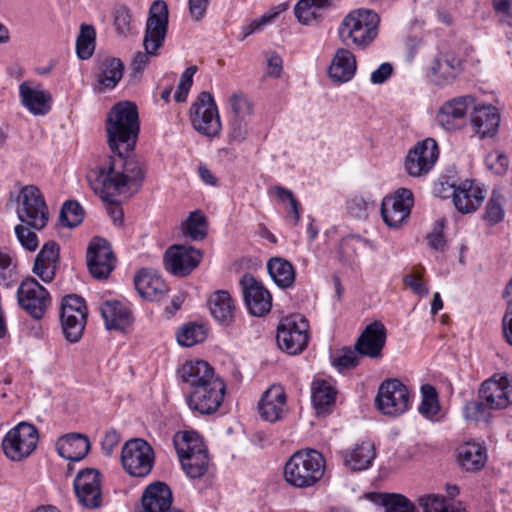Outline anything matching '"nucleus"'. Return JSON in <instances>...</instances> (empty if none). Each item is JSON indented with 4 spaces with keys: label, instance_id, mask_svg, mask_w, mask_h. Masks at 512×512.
<instances>
[{
    "label": "nucleus",
    "instance_id": "a19ab883",
    "mask_svg": "<svg viewBox=\"0 0 512 512\" xmlns=\"http://www.w3.org/2000/svg\"><path fill=\"white\" fill-rule=\"evenodd\" d=\"M334 0H299L294 8L297 20L309 25L320 17L319 10L332 5Z\"/></svg>",
    "mask_w": 512,
    "mask_h": 512
},
{
    "label": "nucleus",
    "instance_id": "cd10ccee",
    "mask_svg": "<svg viewBox=\"0 0 512 512\" xmlns=\"http://www.w3.org/2000/svg\"><path fill=\"white\" fill-rule=\"evenodd\" d=\"M451 188L454 206L462 214L477 210L485 198L483 189L471 180H465L459 185L453 184Z\"/></svg>",
    "mask_w": 512,
    "mask_h": 512
},
{
    "label": "nucleus",
    "instance_id": "f704fd0d",
    "mask_svg": "<svg viewBox=\"0 0 512 512\" xmlns=\"http://www.w3.org/2000/svg\"><path fill=\"white\" fill-rule=\"evenodd\" d=\"M100 311L108 330L124 331L133 321L131 311L119 301H106Z\"/></svg>",
    "mask_w": 512,
    "mask_h": 512
},
{
    "label": "nucleus",
    "instance_id": "c85d7f7f",
    "mask_svg": "<svg viewBox=\"0 0 512 512\" xmlns=\"http://www.w3.org/2000/svg\"><path fill=\"white\" fill-rule=\"evenodd\" d=\"M59 263V245L54 241H49L43 245L37 254L33 273L42 281L49 283L53 281Z\"/></svg>",
    "mask_w": 512,
    "mask_h": 512
},
{
    "label": "nucleus",
    "instance_id": "f3484780",
    "mask_svg": "<svg viewBox=\"0 0 512 512\" xmlns=\"http://www.w3.org/2000/svg\"><path fill=\"white\" fill-rule=\"evenodd\" d=\"M179 377L186 386L187 393L198 388L224 383L215 374L213 367L203 360L185 362L179 370Z\"/></svg>",
    "mask_w": 512,
    "mask_h": 512
},
{
    "label": "nucleus",
    "instance_id": "b1692460",
    "mask_svg": "<svg viewBox=\"0 0 512 512\" xmlns=\"http://www.w3.org/2000/svg\"><path fill=\"white\" fill-rule=\"evenodd\" d=\"M173 496L169 486L161 481L149 484L141 496V512H168L172 507Z\"/></svg>",
    "mask_w": 512,
    "mask_h": 512
},
{
    "label": "nucleus",
    "instance_id": "a211bd4d",
    "mask_svg": "<svg viewBox=\"0 0 512 512\" xmlns=\"http://www.w3.org/2000/svg\"><path fill=\"white\" fill-rule=\"evenodd\" d=\"M202 253L191 247L174 245L164 255V265L174 276L184 277L190 274L200 263Z\"/></svg>",
    "mask_w": 512,
    "mask_h": 512
},
{
    "label": "nucleus",
    "instance_id": "473e14b6",
    "mask_svg": "<svg viewBox=\"0 0 512 512\" xmlns=\"http://www.w3.org/2000/svg\"><path fill=\"white\" fill-rule=\"evenodd\" d=\"M90 449L88 438L79 433H71L61 436L56 442L58 454L69 461L82 460Z\"/></svg>",
    "mask_w": 512,
    "mask_h": 512
},
{
    "label": "nucleus",
    "instance_id": "bf43d9fd",
    "mask_svg": "<svg viewBox=\"0 0 512 512\" xmlns=\"http://www.w3.org/2000/svg\"><path fill=\"white\" fill-rule=\"evenodd\" d=\"M358 352L354 348H343L341 354L333 360V365L339 370L355 368L359 364Z\"/></svg>",
    "mask_w": 512,
    "mask_h": 512
},
{
    "label": "nucleus",
    "instance_id": "f257e3e1",
    "mask_svg": "<svg viewBox=\"0 0 512 512\" xmlns=\"http://www.w3.org/2000/svg\"><path fill=\"white\" fill-rule=\"evenodd\" d=\"M106 132L113 155L91 169L87 181L95 194L106 201L138 188L145 178L144 164L126 153L132 151L139 134L137 106L129 101L115 104L106 119Z\"/></svg>",
    "mask_w": 512,
    "mask_h": 512
},
{
    "label": "nucleus",
    "instance_id": "e433bc0d",
    "mask_svg": "<svg viewBox=\"0 0 512 512\" xmlns=\"http://www.w3.org/2000/svg\"><path fill=\"white\" fill-rule=\"evenodd\" d=\"M486 461V448L479 443L466 442L458 448V462L466 471H479Z\"/></svg>",
    "mask_w": 512,
    "mask_h": 512
},
{
    "label": "nucleus",
    "instance_id": "39448f33",
    "mask_svg": "<svg viewBox=\"0 0 512 512\" xmlns=\"http://www.w3.org/2000/svg\"><path fill=\"white\" fill-rule=\"evenodd\" d=\"M173 444L182 469L189 478L197 479L206 474L209 468L208 453L195 432H177Z\"/></svg>",
    "mask_w": 512,
    "mask_h": 512
},
{
    "label": "nucleus",
    "instance_id": "412c9836",
    "mask_svg": "<svg viewBox=\"0 0 512 512\" xmlns=\"http://www.w3.org/2000/svg\"><path fill=\"white\" fill-rule=\"evenodd\" d=\"M479 398L491 409H505L512 404V384L506 376H494L481 385Z\"/></svg>",
    "mask_w": 512,
    "mask_h": 512
},
{
    "label": "nucleus",
    "instance_id": "f8f14e48",
    "mask_svg": "<svg viewBox=\"0 0 512 512\" xmlns=\"http://www.w3.org/2000/svg\"><path fill=\"white\" fill-rule=\"evenodd\" d=\"M17 301L33 319L40 320L51 304V297L36 279L28 277L17 289Z\"/></svg>",
    "mask_w": 512,
    "mask_h": 512
},
{
    "label": "nucleus",
    "instance_id": "20e7f679",
    "mask_svg": "<svg viewBox=\"0 0 512 512\" xmlns=\"http://www.w3.org/2000/svg\"><path fill=\"white\" fill-rule=\"evenodd\" d=\"M379 15L370 9H356L342 20L338 34L341 41L359 48H366L378 35Z\"/></svg>",
    "mask_w": 512,
    "mask_h": 512
},
{
    "label": "nucleus",
    "instance_id": "c9c22d12",
    "mask_svg": "<svg viewBox=\"0 0 512 512\" xmlns=\"http://www.w3.org/2000/svg\"><path fill=\"white\" fill-rule=\"evenodd\" d=\"M356 68V59L353 53L340 48L334 55L328 73L334 82L345 83L353 78Z\"/></svg>",
    "mask_w": 512,
    "mask_h": 512
},
{
    "label": "nucleus",
    "instance_id": "5701e85b",
    "mask_svg": "<svg viewBox=\"0 0 512 512\" xmlns=\"http://www.w3.org/2000/svg\"><path fill=\"white\" fill-rule=\"evenodd\" d=\"M21 104L33 115L43 116L52 108V95L38 83L22 82L19 85Z\"/></svg>",
    "mask_w": 512,
    "mask_h": 512
},
{
    "label": "nucleus",
    "instance_id": "e2e57ef3",
    "mask_svg": "<svg viewBox=\"0 0 512 512\" xmlns=\"http://www.w3.org/2000/svg\"><path fill=\"white\" fill-rule=\"evenodd\" d=\"M248 136V125L245 119L233 118L229 124V142L241 143Z\"/></svg>",
    "mask_w": 512,
    "mask_h": 512
},
{
    "label": "nucleus",
    "instance_id": "58836bf2",
    "mask_svg": "<svg viewBox=\"0 0 512 512\" xmlns=\"http://www.w3.org/2000/svg\"><path fill=\"white\" fill-rule=\"evenodd\" d=\"M209 308L212 316L219 322L228 324L234 316V305L227 291L219 290L209 298Z\"/></svg>",
    "mask_w": 512,
    "mask_h": 512
},
{
    "label": "nucleus",
    "instance_id": "09e8293b",
    "mask_svg": "<svg viewBox=\"0 0 512 512\" xmlns=\"http://www.w3.org/2000/svg\"><path fill=\"white\" fill-rule=\"evenodd\" d=\"M84 217V211L77 201H66L61 209L59 221L68 228L78 226Z\"/></svg>",
    "mask_w": 512,
    "mask_h": 512
},
{
    "label": "nucleus",
    "instance_id": "ea45409f",
    "mask_svg": "<svg viewBox=\"0 0 512 512\" xmlns=\"http://www.w3.org/2000/svg\"><path fill=\"white\" fill-rule=\"evenodd\" d=\"M368 497L383 506L385 512H417L415 505L402 494L372 493Z\"/></svg>",
    "mask_w": 512,
    "mask_h": 512
},
{
    "label": "nucleus",
    "instance_id": "c756f323",
    "mask_svg": "<svg viewBox=\"0 0 512 512\" xmlns=\"http://www.w3.org/2000/svg\"><path fill=\"white\" fill-rule=\"evenodd\" d=\"M473 108L470 122L475 134L481 139L494 136L500 123L497 109L492 105L474 106Z\"/></svg>",
    "mask_w": 512,
    "mask_h": 512
},
{
    "label": "nucleus",
    "instance_id": "052dcab7",
    "mask_svg": "<svg viewBox=\"0 0 512 512\" xmlns=\"http://www.w3.org/2000/svg\"><path fill=\"white\" fill-rule=\"evenodd\" d=\"M231 109L234 113V118L245 119L253 112V106L249 99L243 95L234 94L230 98Z\"/></svg>",
    "mask_w": 512,
    "mask_h": 512
},
{
    "label": "nucleus",
    "instance_id": "8fccbe9b",
    "mask_svg": "<svg viewBox=\"0 0 512 512\" xmlns=\"http://www.w3.org/2000/svg\"><path fill=\"white\" fill-rule=\"evenodd\" d=\"M419 504L423 507L424 512H466L460 509L442 496L428 495L419 499Z\"/></svg>",
    "mask_w": 512,
    "mask_h": 512
},
{
    "label": "nucleus",
    "instance_id": "37998d69",
    "mask_svg": "<svg viewBox=\"0 0 512 512\" xmlns=\"http://www.w3.org/2000/svg\"><path fill=\"white\" fill-rule=\"evenodd\" d=\"M96 31L93 26L82 24L76 40V52L80 59H89L95 50Z\"/></svg>",
    "mask_w": 512,
    "mask_h": 512
},
{
    "label": "nucleus",
    "instance_id": "4468645a",
    "mask_svg": "<svg viewBox=\"0 0 512 512\" xmlns=\"http://www.w3.org/2000/svg\"><path fill=\"white\" fill-rule=\"evenodd\" d=\"M438 155L436 141L432 138H426L409 150L405 159V169L412 177L425 175L434 166Z\"/></svg>",
    "mask_w": 512,
    "mask_h": 512
},
{
    "label": "nucleus",
    "instance_id": "6ab92c4d",
    "mask_svg": "<svg viewBox=\"0 0 512 512\" xmlns=\"http://www.w3.org/2000/svg\"><path fill=\"white\" fill-rule=\"evenodd\" d=\"M244 302L249 312L257 317L266 315L272 307L270 292L252 275L244 274L240 279Z\"/></svg>",
    "mask_w": 512,
    "mask_h": 512
},
{
    "label": "nucleus",
    "instance_id": "dca6fc26",
    "mask_svg": "<svg viewBox=\"0 0 512 512\" xmlns=\"http://www.w3.org/2000/svg\"><path fill=\"white\" fill-rule=\"evenodd\" d=\"M74 489L82 506L94 509L101 505V475L98 470L86 468L78 472L74 480Z\"/></svg>",
    "mask_w": 512,
    "mask_h": 512
},
{
    "label": "nucleus",
    "instance_id": "13d9d810",
    "mask_svg": "<svg viewBox=\"0 0 512 512\" xmlns=\"http://www.w3.org/2000/svg\"><path fill=\"white\" fill-rule=\"evenodd\" d=\"M485 162L487 167L497 175H503L509 167L507 156L498 150L490 152Z\"/></svg>",
    "mask_w": 512,
    "mask_h": 512
},
{
    "label": "nucleus",
    "instance_id": "7ed1b4c3",
    "mask_svg": "<svg viewBox=\"0 0 512 512\" xmlns=\"http://www.w3.org/2000/svg\"><path fill=\"white\" fill-rule=\"evenodd\" d=\"M326 469L324 456L315 449L294 452L284 466V480L297 489L314 487L323 478Z\"/></svg>",
    "mask_w": 512,
    "mask_h": 512
},
{
    "label": "nucleus",
    "instance_id": "423d86ee",
    "mask_svg": "<svg viewBox=\"0 0 512 512\" xmlns=\"http://www.w3.org/2000/svg\"><path fill=\"white\" fill-rule=\"evenodd\" d=\"M18 219L30 228L41 230L49 221V209L42 192L34 185L21 188L17 198Z\"/></svg>",
    "mask_w": 512,
    "mask_h": 512
},
{
    "label": "nucleus",
    "instance_id": "9d476101",
    "mask_svg": "<svg viewBox=\"0 0 512 512\" xmlns=\"http://www.w3.org/2000/svg\"><path fill=\"white\" fill-rule=\"evenodd\" d=\"M308 321L300 314L285 318L277 329V343L288 354L301 353L308 343Z\"/></svg>",
    "mask_w": 512,
    "mask_h": 512
},
{
    "label": "nucleus",
    "instance_id": "de8ad7c7",
    "mask_svg": "<svg viewBox=\"0 0 512 512\" xmlns=\"http://www.w3.org/2000/svg\"><path fill=\"white\" fill-rule=\"evenodd\" d=\"M287 9L286 4H280L277 7L272 8L269 12L263 14L259 19L251 21L249 24L244 25L241 28L240 40L243 41L249 35L262 29L265 25L271 23L281 12Z\"/></svg>",
    "mask_w": 512,
    "mask_h": 512
},
{
    "label": "nucleus",
    "instance_id": "72a5a7b5",
    "mask_svg": "<svg viewBox=\"0 0 512 512\" xmlns=\"http://www.w3.org/2000/svg\"><path fill=\"white\" fill-rule=\"evenodd\" d=\"M344 465L351 471H362L370 467L376 456L374 444L363 441L354 448L341 452Z\"/></svg>",
    "mask_w": 512,
    "mask_h": 512
},
{
    "label": "nucleus",
    "instance_id": "338daca9",
    "mask_svg": "<svg viewBox=\"0 0 512 512\" xmlns=\"http://www.w3.org/2000/svg\"><path fill=\"white\" fill-rule=\"evenodd\" d=\"M493 8L502 23L512 26V0H493Z\"/></svg>",
    "mask_w": 512,
    "mask_h": 512
},
{
    "label": "nucleus",
    "instance_id": "a18cd8bd",
    "mask_svg": "<svg viewBox=\"0 0 512 512\" xmlns=\"http://www.w3.org/2000/svg\"><path fill=\"white\" fill-rule=\"evenodd\" d=\"M66 317L74 321L87 318V308L83 298L77 295H67L61 304L60 318Z\"/></svg>",
    "mask_w": 512,
    "mask_h": 512
},
{
    "label": "nucleus",
    "instance_id": "5fc2aeb1",
    "mask_svg": "<svg viewBox=\"0 0 512 512\" xmlns=\"http://www.w3.org/2000/svg\"><path fill=\"white\" fill-rule=\"evenodd\" d=\"M16 280L15 265L6 252L0 250V285L9 287Z\"/></svg>",
    "mask_w": 512,
    "mask_h": 512
},
{
    "label": "nucleus",
    "instance_id": "ddd939ff",
    "mask_svg": "<svg viewBox=\"0 0 512 512\" xmlns=\"http://www.w3.org/2000/svg\"><path fill=\"white\" fill-rule=\"evenodd\" d=\"M413 202V193L407 188H399L394 195L384 197L381 215L385 224L398 228L409 217Z\"/></svg>",
    "mask_w": 512,
    "mask_h": 512
},
{
    "label": "nucleus",
    "instance_id": "2eb2a0df",
    "mask_svg": "<svg viewBox=\"0 0 512 512\" xmlns=\"http://www.w3.org/2000/svg\"><path fill=\"white\" fill-rule=\"evenodd\" d=\"M116 258L107 240L94 238L87 250V266L92 277L107 279L115 268Z\"/></svg>",
    "mask_w": 512,
    "mask_h": 512
},
{
    "label": "nucleus",
    "instance_id": "7c9ffc66",
    "mask_svg": "<svg viewBox=\"0 0 512 512\" xmlns=\"http://www.w3.org/2000/svg\"><path fill=\"white\" fill-rule=\"evenodd\" d=\"M134 284L141 297L150 301L159 300L167 291L164 280L151 269L140 270L134 277Z\"/></svg>",
    "mask_w": 512,
    "mask_h": 512
},
{
    "label": "nucleus",
    "instance_id": "864d4df0",
    "mask_svg": "<svg viewBox=\"0 0 512 512\" xmlns=\"http://www.w3.org/2000/svg\"><path fill=\"white\" fill-rule=\"evenodd\" d=\"M490 409L485 401L479 398V400L466 403L464 416L467 420L471 421H487L490 417Z\"/></svg>",
    "mask_w": 512,
    "mask_h": 512
},
{
    "label": "nucleus",
    "instance_id": "f03ea898",
    "mask_svg": "<svg viewBox=\"0 0 512 512\" xmlns=\"http://www.w3.org/2000/svg\"><path fill=\"white\" fill-rule=\"evenodd\" d=\"M168 7L162 0L154 1L149 9L143 38L145 52L138 51L131 63L132 76L139 77L150 61L162 47L168 30Z\"/></svg>",
    "mask_w": 512,
    "mask_h": 512
},
{
    "label": "nucleus",
    "instance_id": "9b49d317",
    "mask_svg": "<svg viewBox=\"0 0 512 512\" xmlns=\"http://www.w3.org/2000/svg\"><path fill=\"white\" fill-rule=\"evenodd\" d=\"M37 442V429L32 424L21 422L6 434L2 447L9 459L21 461L34 451Z\"/></svg>",
    "mask_w": 512,
    "mask_h": 512
},
{
    "label": "nucleus",
    "instance_id": "bb28decb",
    "mask_svg": "<svg viewBox=\"0 0 512 512\" xmlns=\"http://www.w3.org/2000/svg\"><path fill=\"white\" fill-rule=\"evenodd\" d=\"M262 419L274 423L284 418L287 413L286 394L280 385L271 386L258 403Z\"/></svg>",
    "mask_w": 512,
    "mask_h": 512
},
{
    "label": "nucleus",
    "instance_id": "2f4dec72",
    "mask_svg": "<svg viewBox=\"0 0 512 512\" xmlns=\"http://www.w3.org/2000/svg\"><path fill=\"white\" fill-rule=\"evenodd\" d=\"M124 63L115 57H104L97 64L96 80L100 92L113 89L122 79Z\"/></svg>",
    "mask_w": 512,
    "mask_h": 512
},
{
    "label": "nucleus",
    "instance_id": "4be33fe9",
    "mask_svg": "<svg viewBox=\"0 0 512 512\" xmlns=\"http://www.w3.org/2000/svg\"><path fill=\"white\" fill-rule=\"evenodd\" d=\"M187 404L190 409L200 414H212L218 410L223 402L225 384H216L198 388L187 393Z\"/></svg>",
    "mask_w": 512,
    "mask_h": 512
},
{
    "label": "nucleus",
    "instance_id": "49530a36",
    "mask_svg": "<svg viewBox=\"0 0 512 512\" xmlns=\"http://www.w3.org/2000/svg\"><path fill=\"white\" fill-rule=\"evenodd\" d=\"M184 233L192 240H202L207 234L206 217L199 210L190 213L183 225Z\"/></svg>",
    "mask_w": 512,
    "mask_h": 512
},
{
    "label": "nucleus",
    "instance_id": "a878e982",
    "mask_svg": "<svg viewBox=\"0 0 512 512\" xmlns=\"http://www.w3.org/2000/svg\"><path fill=\"white\" fill-rule=\"evenodd\" d=\"M462 70L461 60L452 53L439 54L430 64L432 81L440 87L453 83Z\"/></svg>",
    "mask_w": 512,
    "mask_h": 512
},
{
    "label": "nucleus",
    "instance_id": "c03bdc74",
    "mask_svg": "<svg viewBox=\"0 0 512 512\" xmlns=\"http://www.w3.org/2000/svg\"><path fill=\"white\" fill-rule=\"evenodd\" d=\"M207 337V331L203 325L188 323L177 333V341L181 346L192 347L203 342Z\"/></svg>",
    "mask_w": 512,
    "mask_h": 512
},
{
    "label": "nucleus",
    "instance_id": "3c124183",
    "mask_svg": "<svg viewBox=\"0 0 512 512\" xmlns=\"http://www.w3.org/2000/svg\"><path fill=\"white\" fill-rule=\"evenodd\" d=\"M422 402L419 406V412L426 416L432 417L439 411V403L436 389L429 384L421 387Z\"/></svg>",
    "mask_w": 512,
    "mask_h": 512
},
{
    "label": "nucleus",
    "instance_id": "680f3d73",
    "mask_svg": "<svg viewBox=\"0 0 512 512\" xmlns=\"http://www.w3.org/2000/svg\"><path fill=\"white\" fill-rule=\"evenodd\" d=\"M504 217V210L502 208L500 195L493 192L486 206L485 219L490 224H497Z\"/></svg>",
    "mask_w": 512,
    "mask_h": 512
},
{
    "label": "nucleus",
    "instance_id": "393cba45",
    "mask_svg": "<svg viewBox=\"0 0 512 512\" xmlns=\"http://www.w3.org/2000/svg\"><path fill=\"white\" fill-rule=\"evenodd\" d=\"M386 342V328L380 321L367 325L355 343V349L361 356L379 358Z\"/></svg>",
    "mask_w": 512,
    "mask_h": 512
},
{
    "label": "nucleus",
    "instance_id": "0eeeda50",
    "mask_svg": "<svg viewBox=\"0 0 512 512\" xmlns=\"http://www.w3.org/2000/svg\"><path fill=\"white\" fill-rule=\"evenodd\" d=\"M193 128L206 137L219 135L222 125L216 103L209 92H201L190 108Z\"/></svg>",
    "mask_w": 512,
    "mask_h": 512
},
{
    "label": "nucleus",
    "instance_id": "4c0bfd02",
    "mask_svg": "<svg viewBox=\"0 0 512 512\" xmlns=\"http://www.w3.org/2000/svg\"><path fill=\"white\" fill-rule=\"evenodd\" d=\"M267 269L270 277L280 288H289L295 281V269L286 259L273 257L267 263Z\"/></svg>",
    "mask_w": 512,
    "mask_h": 512
},
{
    "label": "nucleus",
    "instance_id": "603ef678",
    "mask_svg": "<svg viewBox=\"0 0 512 512\" xmlns=\"http://www.w3.org/2000/svg\"><path fill=\"white\" fill-rule=\"evenodd\" d=\"M60 320L66 340L71 343L78 342L82 337L86 325V318H80L79 320L74 321L73 319L63 317L60 318Z\"/></svg>",
    "mask_w": 512,
    "mask_h": 512
},
{
    "label": "nucleus",
    "instance_id": "79ce46f5",
    "mask_svg": "<svg viewBox=\"0 0 512 512\" xmlns=\"http://www.w3.org/2000/svg\"><path fill=\"white\" fill-rule=\"evenodd\" d=\"M336 392L326 381H317L312 387V402L318 414L328 412L335 403Z\"/></svg>",
    "mask_w": 512,
    "mask_h": 512
},
{
    "label": "nucleus",
    "instance_id": "6e6d98bb",
    "mask_svg": "<svg viewBox=\"0 0 512 512\" xmlns=\"http://www.w3.org/2000/svg\"><path fill=\"white\" fill-rule=\"evenodd\" d=\"M196 71V66H190L182 73L179 84L177 86V90L174 94V99L176 102L182 103L186 101L188 92L193 83V76Z\"/></svg>",
    "mask_w": 512,
    "mask_h": 512
},
{
    "label": "nucleus",
    "instance_id": "4d7b16f0",
    "mask_svg": "<svg viewBox=\"0 0 512 512\" xmlns=\"http://www.w3.org/2000/svg\"><path fill=\"white\" fill-rule=\"evenodd\" d=\"M132 16L125 6L116 8L114 12V27L119 35L127 36L131 31Z\"/></svg>",
    "mask_w": 512,
    "mask_h": 512
},
{
    "label": "nucleus",
    "instance_id": "6e6552de",
    "mask_svg": "<svg viewBox=\"0 0 512 512\" xmlns=\"http://www.w3.org/2000/svg\"><path fill=\"white\" fill-rule=\"evenodd\" d=\"M121 462L133 477H146L152 470L154 451L150 444L140 438L127 441L121 451Z\"/></svg>",
    "mask_w": 512,
    "mask_h": 512
},
{
    "label": "nucleus",
    "instance_id": "aec40b11",
    "mask_svg": "<svg viewBox=\"0 0 512 512\" xmlns=\"http://www.w3.org/2000/svg\"><path fill=\"white\" fill-rule=\"evenodd\" d=\"M472 107L474 98L469 95L453 98L441 106L437 122L448 131L461 129L466 124V114Z\"/></svg>",
    "mask_w": 512,
    "mask_h": 512
},
{
    "label": "nucleus",
    "instance_id": "0e129e2a",
    "mask_svg": "<svg viewBox=\"0 0 512 512\" xmlns=\"http://www.w3.org/2000/svg\"><path fill=\"white\" fill-rule=\"evenodd\" d=\"M15 233L21 245L27 250L34 251L38 247V237L29 226L17 225Z\"/></svg>",
    "mask_w": 512,
    "mask_h": 512
},
{
    "label": "nucleus",
    "instance_id": "1a4fd4ad",
    "mask_svg": "<svg viewBox=\"0 0 512 512\" xmlns=\"http://www.w3.org/2000/svg\"><path fill=\"white\" fill-rule=\"evenodd\" d=\"M410 394L408 388L398 379L384 380L375 397L376 408L384 415L398 416L408 410Z\"/></svg>",
    "mask_w": 512,
    "mask_h": 512
},
{
    "label": "nucleus",
    "instance_id": "69168bd1",
    "mask_svg": "<svg viewBox=\"0 0 512 512\" xmlns=\"http://www.w3.org/2000/svg\"><path fill=\"white\" fill-rule=\"evenodd\" d=\"M276 195L279 200L282 202L288 201L291 207V212L294 215V225H296L300 220V214H299V203L294 197L291 190H288L286 188H283L281 186H276L275 188Z\"/></svg>",
    "mask_w": 512,
    "mask_h": 512
},
{
    "label": "nucleus",
    "instance_id": "774afa93",
    "mask_svg": "<svg viewBox=\"0 0 512 512\" xmlns=\"http://www.w3.org/2000/svg\"><path fill=\"white\" fill-rule=\"evenodd\" d=\"M367 201L361 196H355L347 202V209L349 213L359 219L367 216Z\"/></svg>",
    "mask_w": 512,
    "mask_h": 512
}]
</instances>
